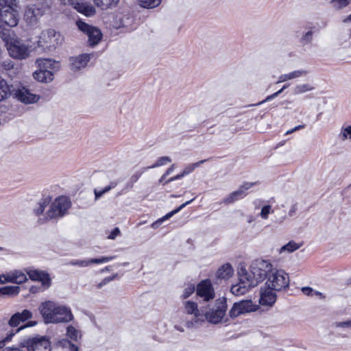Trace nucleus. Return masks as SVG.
Returning <instances> with one entry per match:
<instances>
[{
  "label": "nucleus",
  "instance_id": "nucleus-27",
  "mask_svg": "<svg viewBox=\"0 0 351 351\" xmlns=\"http://www.w3.org/2000/svg\"><path fill=\"white\" fill-rule=\"evenodd\" d=\"M194 199H192L189 201L186 202L185 203L180 205L178 208L172 210L171 212L167 213L166 215H165L162 218L157 220L154 223L152 224V227L153 228H156L160 226L165 220L169 219L170 217H171L173 215L178 213L180 210L184 208L186 205L191 204Z\"/></svg>",
  "mask_w": 351,
  "mask_h": 351
},
{
  "label": "nucleus",
  "instance_id": "nucleus-40",
  "mask_svg": "<svg viewBox=\"0 0 351 351\" xmlns=\"http://www.w3.org/2000/svg\"><path fill=\"white\" fill-rule=\"evenodd\" d=\"M49 200L44 199L38 203L37 206L34 208V213L36 215H40L44 212L45 207L49 204Z\"/></svg>",
  "mask_w": 351,
  "mask_h": 351
},
{
  "label": "nucleus",
  "instance_id": "nucleus-62",
  "mask_svg": "<svg viewBox=\"0 0 351 351\" xmlns=\"http://www.w3.org/2000/svg\"><path fill=\"white\" fill-rule=\"evenodd\" d=\"M3 351H21V348H14V347H9V348H6L5 349H4Z\"/></svg>",
  "mask_w": 351,
  "mask_h": 351
},
{
  "label": "nucleus",
  "instance_id": "nucleus-4",
  "mask_svg": "<svg viewBox=\"0 0 351 351\" xmlns=\"http://www.w3.org/2000/svg\"><path fill=\"white\" fill-rule=\"evenodd\" d=\"M289 282V274L285 270L274 268L267 279L265 286L272 289L274 291L279 292L288 289Z\"/></svg>",
  "mask_w": 351,
  "mask_h": 351
},
{
  "label": "nucleus",
  "instance_id": "nucleus-38",
  "mask_svg": "<svg viewBox=\"0 0 351 351\" xmlns=\"http://www.w3.org/2000/svg\"><path fill=\"white\" fill-rule=\"evenodd\" d=\"M206 161V160H202L197 162L189 164L185 167V168L182 171L183 174L184 175V176L189 175V173L193 172L197 167H198L200 165L203 164Z\"/></svg>",
  "mask_w": 351,
  "mask_h": 351
},
{
  "label": "nucleus",
  "instance_id": "nucleus-60",
  "mask_svg": "<svg viewBox=\"0 0 351 351\" xmlns=\"http://www.w3.org/2000/svg\"><path fill=\"white\" fill-rule=\"evenodd\" d=\"M313 295L317 296V297H319L321 299H324L325 298V296L321 292L317 291H314L313 290Z\"/></svg>",
  "mask_w": 351,
  "mask_h": 351
},
{
  "label": "nucleus",
  "instance_id": "nucleus-64",
  "mask_svg": "<svg viewBox=\"0 0 351 351\" xmlns=\"http://www.w3.org/2000/svg\"><path fill=\"white\" fill-rule=\"evenodd\" d=\"M304 128V125H299L298 126H295L294 128L292 129V131H298L300 129H302Z\"/></svg>",
  "mask_w": 351,
  "mask_h": 351
},
{
  "label": "nucleus",
  "instance_id": "nucleus-58",
  "mask_svg": "<svg viewBox=\"0 0 351 351\" xmlns=\"http://www.w3.org/2000/svg\"><path fill=\"white\" fill-rule=\"evenodd\" d=\"M273 99H274V98L272 97V95H271L267 96L264 100H263L257 104H251V105H250V106H260V105H261L267 101H269Z\"/></svg>",
  "mask_w": 351,
  "mask_h": 351
},
{
  "label": "nucleus",
  "instance_id": "nucleus-26",
  "mask_svg": "<svg viewBox=\"0 0 351 351\" xmlns=\"http://www.w3.org/2000/svg\"><path fill=\"white\" fill-rule=\"evenodd\" d=\"M307 73L308 71L306 70H296L289 73L282 74L279 76L277 84L298 78L302 76H305L307 75Z\"/></svg>",
  "mask_w": 351,
  "mask_h": 351
},
{
  "label": "nucleus",
  "instance_id": "nucleus-53",
  "mask_svg": "<svg viewBox=\"0 0 351 351\" xmlns=\"http://www.w3.org/2000/svg\"><path fill=\"white\" fill-rule=\"evenodd\" d=\"M334 326L337 328H351V320H347L344 322H337L334 324Z\"/></svg>",
  "mask_w": 351,
  "mask_h": 351
},
{
  "label": "nucleus",
  "instance_id": "nucleus-3",
  "mask_svg": "<svg viewBox=\"0 0 351 351\" xmlns=\"http://www.w3.org/2000/svg\"><path fill=\"white\" fill-rule=\"evenodd\" d=\"M62 34L53 29L43 31L38 40V46L44 50L53 51L63 42Z\"/></svg>",
  "mask_w": 351,
  "mask_h": 351
},
{
  "label": "nucleus",
  "instance_id": "nucleus-22",
  "mask_svg": "<svg viewBox=\"0 0 351 351\" xmlns=\"http://www.w3.org/2000/svg\"><path fill=\"white\" fill-rule=\"evenodd\" d=\"M90 60V54L84 53L76 57L70 58L71 69L73 71H77L84 68Z\"/></svg>",
  "mask_w": 351,
  "mask_h": 351
},
{
  "label": "nucleus",
  "instance_id": "nucleus-51",
  "mask_svg": "<svg viewBox=\"0 0 351 351\" xmlns=\"http://www.w3.org/2000/svg\"><path fill=\"white\" fill-rule=\"evenodd\" d=\"M112 187H114V186H108L101 190L95 189L94 193L95 195V199H97L98 198L101 197L105 193L109 191Z\"/></svg>",
  "mask_w": 351,
  "mask_h": 351
},
{
  "label": "nucleus",
  "instance_id": "nucleus-34",
  "mask_svg": "<svg viewBox=\"0 0 351 351\" xmlns=\"http://www.w3.org/2000/svg\"><path fill=\"white\" fill-rule=\"evenodd\" d=\"M313 86L309 84H298L295 86L293 92L295 95H300L308 91L313 90Z\"/></svg>",
  "mask_w": 351,
  "mask_h": 351
},
{
  "label": "nucleus",
  "instance_id": "nucleus-37",
  "mask_svg": "<svg viewBox=\"0 0 351 351\" xmlns=\"http://www.w3.org/2000/svg\"><path fill=\"white\" fill-rule=\"evenodd\" d=\"M66 335L71 339L77 341L81 337L80 332L73 326H69L66 329Z\"/></svg>",
  "mask_w": 351,
  "mask_h": 351
},
{
  "label": "nucleus",
  "instance_id": "nucleus-23",
  "mask_svg": "<svg viewBox=\"0 0 351 351\" xmlns=\"http://www.w3.org/2000/svg\"><path fill=\"white\" fill-rule=\"evenodd\" d=\"M234 274V269L230 263L221 266L216 271L215 276L219 280H228Z\"/></svg>",
  "mask_w": 351,
  "mask_h": 351
},
{
  "label": "nucleus",
  "instance_id": "nucleus-42",
  "mask_svg": "<svg viewBox=\"0 0 351 351\" xmlns=\"http://www.w3.org/2000/svg\"><path fill=\"white\" fill-rule=\"evenodd\" d=\"M171 162V158L170 157H169V156H162V157L159 158L157 160V161L154 165H152L150 167H147V169L156 168V167H160V166L165 165L167 163Z\"/></svg>",
  "mask_w": 351,
  "mask_h": 351
},
{
  "label": "nucleus",
  "instance_id": "nucleus-24",
  "mask_svg": "<svg viewBox=\"0 0 351 351\" xmlns=\"http://www.w3.org/2000/svg\"><path fill=\"white\" fill-rule=\"evenodd\" d=\"M14 87L10 86L8 82L3 80L0 79V101L8 99L10 95L13 96Z\"/></svg>",
  "mask_w": 351,
  "mask_h": 351
},
{
  "label": "nucleus",
  "instance_id": "nucleus-25",
  "mask_svg": "<svg viewBox=\"0 0 351 351\" xmlns=\"http://www.w3.org/2000/svg\"><path fill=\"white\" fill-rule=\"evenodd\" d=\"M53 351H78V348L68 339H64L55 345Z\"/></svg>",
  "mask_w": 351,
  "mask_h": 351
},
{
  "label": "nucleus",
  "instance_id": "nucleus-11",
  "mask_svg": "<svg viewBox=\"0 0 351 351\" xmlns=\"http://www.w3.org/2000/svg\"><path fill=\"white\" fill-rule=\"evenodd\" d=\"M196 294L203 302H209L215 297V292L210 280H202L196 287Z\"/></svg>",
  "mask_w": 351,
  "mask_h": 351
},
{
  "label": "nucleus",
  "instance_id": "nucleus-35",
  "mask_svg": "<svg viewBox=\"0 0 351 351\" xmlns=\"http://www.w3.org/2000/svg\"><path fill=\"white\" fill-rule=\"evenodd\" d=\"M141 7L151 9L157 7L161 3L162 0H138Z\"/></svg>",
  "mask_w": 351,
  "mask_h": 351
},
{
  "label": "nucleus",
  "instance_id": "nucleus-44",
  "mask_svg": "<svg viewBox=\"0 0 351 351\" xmlns=\"http://www.w3.org/2000/svg\"><path fill=\"white\" fill-rule=\"evenodd\" d=\"M340 138L343 141L348 138L351 139V125L342 128Z\"/></svg>",
  "mask_w": 351,
  "mask_h": 351
},
{
  "label": "nucleus",
  "instance_id": "nucleus-15",
  "mask_svg": "<svg viewBox=\"0 0 351 351\" xmlns=\"http://www.w3.org/2000/svg\"><path fill=\"white\" fill-rule=\"evenodd\" d=\"M13 97L25 104L36 103L40 98L38 95L32 93L29 90L24 86L14 88Z\"/></svg>",
  "mask_w": 351,
  "mask_h": 351
},
{
  "label": "nucleus",
  "instance_id": "nucleus-46",
  "mask_svg": "<svg viewBox=\"0 0 351 351\" xmlns=\"http://www.w3.org/2000/svg\"><path fill=\"white\" fill-rule=\"evenodd\" d=\"M350 2V0H332V3L337 9H342L346 7Z\"/></svg>",
  "mask_w": 351,
  "mask_h": 351
},
{
  "label": "nucleus",
  "instance_id": "nucleus-21",
  "mask_svg": "<svg viewBox=\"0 0 351 351\" xmlns=\"http://www.w3.org/2000/svg\"><path fill=\"white\" fill-rule=\"evenodd\" d=\"M114 256H102L98 258H90L88 260H73L71 261L69 264L71 265H76L81 267H85L88 266L91 263L100 264L104 263H108L112 261Z\"/></svg>",
  "mask_w": 351,
  "mask_h": 351
},
{
  "label": "nucleus",
  "instance_id": "nucleus-56",
  "mask_svg": "<svg viewBox=\"0 0 351 351\" xmlns=\"http://www.w3.org/2000/svg\"><path fill=\"white\" fill-rule=\"evenodd\" d=\"M184 176V175L183 174V173H180L178 175H176V176H173V177H171L170 178L169 180H167L165 183L164 184H166L167 183H169L171 182H173V181H175L176 180H179V179H181Z\"/></svg>",
  "mask_w": 351,
  "mask_h": 351
},
{
  "label": "nucleus",
  "instance_id": "nucleus-57",
  "mask_svg": "<svg viewBox=\"0 0 351 351\" xmlns=\"http://www.w3.org/2000/svg\"><path fill=\"white\" fill-rule=\"evenodd\" d=\"M302 291L304 294L308 296H313V289L308 287L302 288Z\"/></svg>",
  "mask_w": 351,
  "mask_h": 351
},
{
  "label": "nucleus",
  "instance_id": "nucleus-49",
  "mask_svg": "<svg viewBox=\"0 0 351 351\" xmlns=\"http://www.w3.org/2000/svg\"><path fill=\"white\" fill-rule=\"evenodd\" d=\"M21 323L19 317L16 315V313H14L8 321V324L11 327H18Z\"/></svg>",
  "mask_w": 351,
  "mask_h": 351
},
{
  "label": "nucleus",
  "instance_id": "nucleus-52",
  "mask_svg": "<svg viewBox=\"0 0 351 351\" xmlns=\"http://www.w3.org/2000/svg\"><path fill=\"white\" fill-rule=\"evenodd\" d=\"M312 39H313V31L309 30L302 37V42L304 44H307V43H311Z\"/></svg>",
  "mask_w": 351,
  "mask_h": 351
},
{
  "label": "nucleus",
  "instance_id": "nucleus-61",
  "mask_svg": "<svg viewBox=\"0 0 351 351\" xmlns=\"http://www.w3.org/2000/svg\"><path fill=\"white\" fill-rule=\"evenodd\" d=\"M174 167L175 165H172L165 173V176H167L168 175L171 174L173 172Z\"/></svg>",
  "mask_w": 351,
  "mask_h": 351
},
{
  "label": "nucleus",
  "instance_id": "nucleus-2",
  "mask_svg": "<svg viewBox=\"0 0 351 351\" xmlns=\"http://www.w3.org/2000/svg\"><path fill=\"white\" fill-rule=\"evenodd\" d=\"M274 269L273 265L267 260L256 259L250 265V272H248L251 281L256 282V286L265 279Z\"/></svg>",
  "mask_w": 351,
  "mask_h": 351
},
{
  "label": "nucleus",
  "instance_id": "nucleus-14",
  "mask_svg": "<svg viewBox=\"0 0 351 351\" xmlns=\"http://www.w3.org/2000/svg\"><path fill=\"white\" fill-rule=\"evenodd\" d=\"M8 51L10 56L20 60L27 58L30 52L28 45L18 40L10 44L8 48Z\"/></svg>",
  "mask_w": 351,
  "mask_h": 351
},
{
  "label": "nucleus",
  "instance_id": "nucleus-43",
  "mask_svg": "<svg viewBox=\"0 0 351 351\" xmlns=\"http://www.w3.org/2000/svg\"><path fill=\"white\" fill-rule=\"evenodd\" d=\"M243 314V313H242L241 310H240L239 306L237 304V302H235L233 304L232 307L229 311L228 315L230 316V317L234 319Z\"/></svg>",
  "mask_w": 351,
  "mask_h": 351
},
{
  "label": "nucleus",
  "instance_id": "nucleus-41",
  "mask_svg": "<svg viewBox=\"0 0 351 351\" xmlns=\"http://www.w3.org/2000/svg\"><path fill=\"white\" fill-rule=\"evenodd\" d=\"M16 314L19 317L21 323L32 319L33 316L32 313L27 309H24L22 312H17Z\"/></svg>",
  "mask_w": 351,
  "mask_h": 351
},
{
  "label": "nucleus",
  "instance_id": "nucleus-45",
  "mask_svg": "<svg viewBox=\"0 0 351 351\" xmlns=\"http://www.w3.org/2000/svg\"><path fill=\"white\" fill-rule=\"evenodd\" d=\"M271 206V205H265L263 206L261 208L260 216L263 219H267L269 215L272 213Z\"/></svg>",
  "mask_w": 351,
  "mask_h": 351
},
{
  "label": "nucleus",
  "instance_id": "nucleus-59",
  "mask_svg": "<svg viewBox=\"0 0 351 351\" xmlns=\"http://www.w3.org/2000/svg\"><path fill=\"white\" fill-rule=\"evenodd\" d=\"M296 210H297L296 205H293L292 207L291 208V209L289 211V215L290 217H292L295 214Z\"/></svg>",
  "mask_w": 351,
  "mask_h": 351
},
{
  "label": "nucleus",
  "instance_id": "nucleus-28",
  "mask_svg": "<svg viewBox=\"0 0 351 351\" xmlns=\"http://www.w3.org/2000/svg\"><path fill=\"white\" fill-rule=\"evenodd\" d=\"M237 304L240 307V310H241L243 314L250 312L256 311L258 309V306L254 304L252 301L249 300H241L239 302H237Z\"/></svg>",
  "mask_w": 351,
  "mask_h": 351
},
{
  "label": "nucleus",
  "instance_id": "nucleus-16",
  "mask_svg": "<svg viewBox=\"0 0 351 351\" xmlns=\"http://www.w3.org/2000/svg\"><path fill=\"white\" fill-rule=\"evenodd\" d=\"M52 324L68 323L74 318L70 307L58 303Z\"/></svg>",
  "mask_w": 351,
  "mask_h": 351
},
{
  "label": "nucleus",
  "instance_id": "nucleus-31",
  "mask_svg": "<svg viewBox=\"0 0 351 351\" xmlns=\"http://www.w3.org/2000/svg\"><path fill=\"white\" fill-rule=\"evenodd\" d=\"M20 287L18 286H5L0 288V296H15L19 293Z\"/></svg>",
  "mask_w": 351,
  "mask_h": 351
},
{
  "label": "nucleus",
  "instance_id": "nucleus-7",
  "mask_svg": "<svg viewBox=\"0 0 351 351\" xmlns=\"http://www.w3.org/2000/svg\"><path fill=\"white\" fill-rule=\"evenodd\" d=\"M71 206V203L67 197L60 196L56 198L46 213V219L49 220L62 217Z\"/></svg>",
  "mask_w": 351,
  "mask_h": 351
},
{
  "label": "nucleus",
  "instance_id": "nucleus-18",
  "mask_svg": "<svg viewBox=\"0 0 351 351\" xmlns=\"http://www.w3.org/2000/svg\"><path fill=\"white\" fill-rule=\"evenodd\" d=\"M254 185L252 182H246L239 187L235 191L231 193L226 198L223 199V202L226 204H230L234 202L243 199L247 195L246 191Z\"/></svg>",
  "mask_w": 351,
  "mask_h": 351
},
{
  "label": "nucleus",
  "instance_id": "nucleus-1",
  "mask_svg": "<svg viewBox=\"0 0 351 351\" xmlns=\"http://www.w3.org/2000/svg\"><path fill=\"white\" fill-rule=\"evenodd\" d=\"M226 298H219L216 300L213 308L204 311V321L206 320L213 324L226 323L229 321L228 318L226 317Z\"/></svg>",
  "mask_w": 351,
  "mask_h": 351
},
{
  "label": "nucleus",
  "instance_id": "nucleus-63",
  "mask_svg": "<svg viewBox=\"0 0 351 351\" xmlns=\"http://www.w3.org/2000/svg\"><path fill=\"white\" fill-rule=\"evenodd\" d=\"M61 3L64 5H70L73 4V0H60Z\"/></svg>",
  "mask_w": 351,
  "mask_h": 351
},
{
  "label": "nucleus",
  "instance_id": "nucleus-9",
  "mask_svg": "<svg viewBox=\"0 0 351 351\" xmlns=\"http://www.w3.org/2000/svg\"><path fill=\"white\" fill-rule=\"evenodd\" d=\"M239 282L231 287L230 291L235 295H241L253 287H256V282L251 281L249 278L247 271L245 268H241L238 271Z\"/></svg>",
  "mask_w": 351,
  "mask_h": 351
},
{
  "label": "nucleus",
  "instance_id": "nucleus-19",
  "mask_svg": "<svg viewBox=\"0 0 351 351\" xmlns=\"http://www.w3.org/2000/svg\"><path fill=\"white\" fill-rule=\"evenodd\" d=\"M276 292L267 286L261 288L259 299L260 304L268 306H273L277 299Z\"/></svg>",
  "mask_w": 351,
  "mask_h": 351
},
{
  "label": "nucleus",
  "instance_id": "nucleus-54",
  "mask_svg": "<svg viewBox=\"0 0 351 351\" xmlns=\"http://www.w3.org/2000/svg\"><path fill=\"white\" fill-rule=\"evenodd\" d=\"M10 278H12L11 271L7 274L0 275V284L11 282V281L9 280Z\"/></svg>",
  "mask_w": 351,
  "mask_h": 351
},
{
  "label": "nucleus",
  "instance_id": "nucleus-55",
  "mask_svg": "<svg viewBox=\"0 0 351 351\" xmlns=\"http://www.w3.org/2000/svg\"><path fill=\"white\" fill-rule=\"evenodd\" d=\"M120 234V230L119 228H115L108 235V238L110 239H114L117 236Z\"/></svg>",
  "mask_w": 351,
  "mask_h": 351
},
{
  "label": "nucleus",
  "instance_id": "nucleus-50",
  "mask_svg": "<svg viewBox=\"0 0 351 351\" xmlns=\"http://www.w3.org/2000/svg\"><path fill=\"white\" fill-rule=\"evenodd\" d=\"M117 274H114L112 276H109V277H106V278H104L101 282H100L99 283L97 284V287L98 289L102 288L104 285H107L110 281L115 279L117 278Z\"/></svg>",
  "mask_w": 351,
  "mask_h": 351
},
{
  "label": "nucleus",
  "instance_id": "nucleus-5",
  "mask_svg": "<svg viewBox=\"0 0 351 351\" xmlns=\"http://www.w3.org/2000/svg\"><path fill=\"white\" fill-rule=\"evenodd\" d=\"M51 8L50 0H36L34 3L29 5L25 12V19L30 23L37 20L49 12Z\"/></svg>",
  "mask_w": 351,
  "mask_h": 351
},
{
  "label": "nucleus",
  "instance_id": "nucleus-36",
  "mask_svg": "<svg viewBox=\"0 0 351 351\" xmlns=\"http://www.w3.org/2000/svg\"><path fill=\"white\" fill-rule=\"evenodd\" d=\"M301 246H302V244L298 243H295V242L291 241L281 247L280 252H282L283 251H287L288 252L291 253V252H293L297 250Z\"/></svg>",
  "mask_w": 351,
  "mask_h": 351
},
{
  "label": "nucleus",
  "instance_id": "nucleus-39",
  "mask_svg": "<svg viewBox=\"0 0 351 351\" xmlns=\"http://www.w3.org/2000/svg\"><path fill=\"white\" fill-rule=\"evenodd\" d=\"M328 22L327 19H319L315 23L311 29H314L315 32H318L321 29L326 28L328 25Z\"/></svg>",
  "mask_w": 351,
  "mask_h": 351
},
{
  "label": "nucleus",
  "instance_id": "nucleus-48",
  "mask_svg": "<svg viewBox=\"0 0 351 351\" xmlns=\"http://www.w3.org/2000/svg\"><path fill=\"white\" fill-rule=\"evenodd\" d=\"M16 0H0L1 8H12L16 5Z\"/></svg>",
  "mask_w": 351,
  "mask_h": 351
},
{
  "label": "nucleus",
  "instance_id": "nucleus-13",
  "mask_svg": "<svg viewBox=\"0 0 351 351\" xmlns=\"http://www.w3.org/2000/svg\"><path fill=\"white\" fill-rule=\"evenodd\" d=\"M58 302L53 300L42 302L38 306V311L46 324H52L54 322V314Z\"/></svg>",
  "mask_w": 351,
  "mask_h": 351
},
{
  "label": "nucleus",
  "instance_id": "nucleus-10",
  "mask_svg": "<svg viewBox=\"0 0 351 351\" xmlns=\"http://www.w3.org/2000/svg\"><path fill=\"white\" fill-rule=\"evenodd\" d=\"M37 63L40 69L34 73V77L41 82H51L53 79V73L49 69L54 68L56 62L51 59H39Z\"/></svg>",
  "mask_w": 351,
  "mask_h": 351
},
{
  "label": "nucleus",
  "instance_id": "nucleus-20",
  "mask_svg": "<svg viewBox=\"0 0 351 351\" xmlns=\"http://www.w3.org/2000/svg\"><path fill=\"white\" fill-rule=\"evenodd\" d=\"M29 278L34 281H39L45 288L49 287L51 285V279L47 273L37 269H27L25 270Z\"/></svg>",
  "mask_w": 351,
  "mask_h": 351
},
{
  "label": "nucleus",
  "instance_id": "nucleus-17",
  "mask_svg": "<svg viewBox=\"0 0 351 351\" xmlns=\"http://www.w3.org/2000/svg\"><path fill=\"white\" fill-rule=\"evenodd\" d=\"M0 21L8 26H16L19 23V17L14 7L0 8Z\"/></svg>",
  "mask_w": 351,
  "mask_h": 351
},
{
  "label": "nucleus",
  "instance_id": "nucleus-12",
  "mask_svg": "<svg viewBox=\"0 0 351 351\" xmlns=\"http://www.w3.org/2000/svg\"><path fill=\"white\" fill-rule=\"evenodd\" d=\"M78 28L86 33L88 37V44L90 46H95L99 43L101 39V32L99 29L90 26L88 24L81 21L77 22Z\"/></svg>",
  "mask_w": 351,
  "mask_h": 351
},
{
  "label": "nucleus",
  "instance_id": "nucleus-32",
  "mask_svg": "<svg viewBox=\"0 0 351 351\" xmlns=\"http://www.w3.org/2000/svg\"><path fill=\"white\" fill-rule=\"evenodd\" d=\"M95 5L101 10H107L114 7L119 3V0H93Z\"/></svg>",
  "mask_w": 351,
  "mask_h": 351
},
{
  "label": "nucleus",
  "instance_id": "nucleus-47",
  "mask_svg": "<svg viewBox=\"0 0 351 351\" xmlns=\"http://www.w3.org/2000/svg\"><path fill=\"white\" fill-rule=\"evenodd\" d=\"M195 290L196 288L194 285H187L183 291L182 298L184 299L189 298L191 294L194 293Z\"/></svg>",
  "mask_w": 351,
  "mask_h": 351
},
{
  "label": "nucleus",
  "instance_id": "nucleus-33",
  "mask_svg": "<svg viewBox=\"0 0 351 351\" xmlns=\"http://www.w3.org/2000/svg\"><path fill=\"white\" fill-rule=\"evenodd\" d=\"M339 45L343 47H349L351 46V29L346 32H342L339 36Z\"/></svg>",
  "mask_w": 351,
  "mask_h": 351
},
{
  "label": "nucleus",
  "instance_id": "nucleus-8",
  "mask_svg": "<svg viewBox=\"0 0 351 351\" xmlns=\"http://www.w3.org/2000/svg\"><path fill=\"white\" fill-rule=\"evenodd\" d=\"M21 351H51L49 339L43 336L29 338L20 343Z\"/></svg>",
  "mask_w": 351,
  "mask_h": 351
},
{
  "label": "nucleus",
  "instance_id": "nucleus-30",
  "mask_svg": "<svg viewBox=\"0 0 351 351\" xmlns=\"http://www.w3.org/2000/svg\"><path fill=\"white\" fill-rule=\"evenodd\" d=\"M11 273L12 278L9 280L11 281V283L21 284L27 280L26 274L22 271L14 270L11 271Z\"/></svg>",
  "mask_w": 351,
  "mask_h": 351
},
{
  "label": "nucleus",
  "instance_id": "nucleus-29",
  "mask_svg": "<svg viewBox=\"0 0 351 351\" xmlns=\"http://www.w3.org/2000/svg\"><path fill=\"white\" fill-rule=\"evenodd\" d=\"M75 8L78 12L83 13L84 14H85L87 16H93L95 12V8L92 5L87 4V3H77L75 5Z\"/></svg>",
  "mask_w": 351,
  "mask_h": 351
},
{
  "label": "nucleus",
  "instance_id": "nucleus-6",
  "mask_svg": "<svg viewBox=\"0 0 351 351\" xmlns=\"http://www.w3.org/2000/svg\"><path fill=\"white\" fill-rule=\"evenodd\" d=\"M184 313L192 315L191 319L186 322V326L189 328L199 327L204 322V310L198 308L195 302L187 300L183 302Z\"/></svg>",
  "mask_w": 351,
  "mask_h": 351
}]
</instances>
